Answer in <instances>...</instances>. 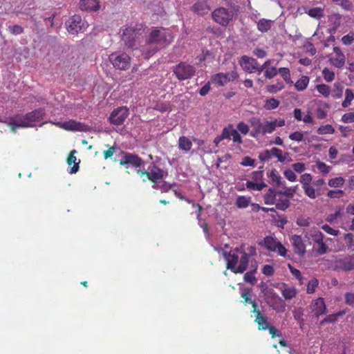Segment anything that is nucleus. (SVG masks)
<instances>
[{"label":"nucleus","instance_id":"29","mask_svg":"<svg viewBox=\"0 0 354 354\" xmlns=\"http://www.w3.org/2000/svg\"><path fill=\"white\" fill-rule=\"evenodd\" d=\"M245 187L249 190L261 191L267 187V184L263 181L257 183L254 181L248 180L245 183Z\"/></svg>","mask_w":354,"mask_h":354},{"label":"nucleus","instance_id":"37","mask_svg":"<svg viewBox=\"0 0 354 354\" xmlns=\"http://www.w3.org/2000/svg\"><path fill=\"white\" fill-rule=\"evenodd\" d=\"M271 156H274L278 159L279 162H283L286 160V156H288L289 153L286 152L285 156L282 155V151L277 147H272L270 149Z\"/></svg>","mask_w":354,"mask_h":354},{"label":"nucleus","instance_id":"62","mask_svg":"<svg viewBox=\"0 0 354 354\" xmlns=\"http://www.w3.org/2000/svg\"><path fill=\"white\" fill-rule=\"evenodd\" d=\"M305 194L308 196L310 198H315V190L313 187H310V185H306L303 187Z\"/></svg>","mask_w":354,"mask_h":354},{"label":"nucleus","instance_id":"2","mask_svg":"<svg viewBox=\"0 0 354 354\" xmlns=\"http://www.w3.org/2000/svg\"><path fill=\"white\" fill-rule=\"evenodd\" d=\"M195 66L186 62H181L173 67V73L180 81L192 78L196 74Z\"/></svg>","mask_w":354,"mask_h":354},{"label":"nucleus","instance_id":"25","mask_svg":"<svg viewBox=\"0 0 354 354\" xmlns=\"http://www.w3.org/2000/svg\"><path fill=\"white\" fill-rule=\"evenodd\" d=\"M164 175V171L156 167V189L160 188L162 191H167L171 187V185H167L159 181L163 178Z\"/></svg>","mask_w":354,"mask_h":354},{"label":"nucleus","instance_id":"35","mask_svg":"<svg viewBox=\"0 0 354 354\" xmlns=\"http://www.w3.org/2000/svg\"><path fill=\"white\" fill-rule=\"evenodd\" d=\"M274 130L275 127L273 121L263 120V127L261 134L266 135L267 133H272Z\"/></svg>","mask_w":354,"mask_h":354},{"label":"nucleus","instance_id":"60","mask_svg":"<svg viewBox=\"0 0 354 354\" xmlns=\"http://www.w3.org/2000/svg\"><path fill=\"white\" fill-rule=\"evenodd\" d=\"M289 138L292 140L301 142L304 139V134L298 131H296L289 135Z\"/></svg>","mask_w":354,"mask_h":354},{"label":"nucleus","instance_id":"13","mask_svg":"<svg viewBox=\"0 0 354 354\" xmlns=\"http://www.w3.org/2000/svg\"><path fill=\"white\" fill-rule=\"evenodd\" d=\"M66 28L68 32L75 35L82 30V19L78 15L71 17L66 21Z\"/></svg>","mask_w":354,"mask_h":354},{"label":"nucleus","instance_id":"3","mask_svg":"<svg viewBox=\"0 0 354 354\" xmlns=\"http://www.w3.org/2000/svg\"><path fill=\"white\" fill-rule=\"evenodd\" d=\"M234 16V12L232 9H227L221 7L215 9L212 12L213 20L222 26H227Z\"/></svg>","mask_w":354,"mask_h":354},{"label":"nucleus","instance_id":"59","mask_svg":"<svg viewBox=\"0 0 354 354\" xmlns=\"http://www.w3.org/2000/svg\"><path fill=\"white\" fill-rule=\"evenodd\" d=\"M290 273L299 281L302 280V276L301 272L297 268H294L292 265L288 264V266Z\"/></svg>","mask_w":354,"mask_h":354},{"label":"nucleus","instance_id":"19","mask_svg":"<svg viewBox=\"0 0 354 354\" xmlns=\"http://www.w3.org/2000/svg\"><path fill=\"white\" fill-rule=\"evenodd\" d=\"M210 9V6L207 0H198L191 7V10L198 15H207L209 12Z\"/></svg>","mask_w":354,"mask_h":354},{"label":"nucleus","instance_id":"4","mask_svg":"<svg viewBox=\"0 0 354 354\" xmlns=\"http://www.w3.org/2000/svg\"><path fill=\"white\" fill-rule=\"evenodd\" d=\"M266 303L276 313H283L286 310L285 301L274 291L270 292L264 297Z\"/></svg>","mask_w":354,"mask_h":354},{"label":"nucleus","instance_id":"12","mask_svg":"<svg viewBox=\"0 0 354 354\" xmlns=\"http://www.w3.org/2000/svg\"><path fill=\"white\" fill-rule=\"evenodd\" d=\"M8 126L13 132H15L17 128L30 127V123L28 122L26 114H18L10 118Z\"/></svg>","mask_w":354,"mask_h":354},{"label":"nucleus","instance_id":"52","mask_svg":"<svg viewBox=\"0 0 354 354\" xmlns=\"http://www.w3.org/2000/svg\"><path fill=\"white\" fill-rule=\"evenodd\" d=\"M322 74L324 80L328 82H332L334 80L335 73L327 68H324Z\"/></svg>","mask_w":354,"mask_h":354},{"label":"nucleus","instance_id":"50","mask_svg":"<svg viewBox=\"0 0 354 354\" xmlns=\"http://www.w3.org/2000/svg\"><path fill=\"white\" fill-rule=\"evenodd\" d=\"M316 88L318 92L324 97H328L330 95V88L329 86L326 84H318L316 86Z\"/></svg>","mask_w":354,"mask_h":354},{"label":"nucleus","instance_id":"24","mask_svg":"<svg viewBox=\"0 0 354 354\" xmlns=\"http://www.w3.org/2000/svg\"><path fill=\"white\" fill-rule=\"evenodd\" d=\"M274 21L270 19H261L257 22V29L261 32H266L273 26Z\"/></svg>","mask_w":354,"mask_h":354},{"label":"nucleus","instance_id":"28","mask_svg":"<svg viewBox=\"0 0 354 354\" xmlns=\"http://www.w3.org/2000/svg\"><path fill=\"white\" fill-rule=\"evenodd\" d=\"M278 194L274 188H269L267 193L264 195V203L267 205H273L276 201V197Z\"/></svg>","mask_w":354,"mask_h":354},{"label":"nucleus","instance_id":"57","mask_svg":"<svg viewBox=\"0 0 354 354\" xmlns=\"http://www.w3.org/2000/svg\"><path fill=\"white\" fill-rule=\"evenodd\" d=\"M312 176L310 174H304L300 177V183L303 185V187L309 185L312 181Z\"/></svg>","mask_w":354,"mask_h":354},{"label":"nucleus","instance_id":"21","mask_svg":"<svg viewBox=\"0 0 354 354\" xmlns=\"http://www.w3.org/2000/svg\"><path fill=\"white\" fill-rule=\"evenodd\" d=\"M80 8L82 10L96 11L100 8L98 0H80Z\"/></svg>","mask_w":354,"mask_h":354},{"label":"nucleus","instance_id":"58","mask_svg":"<svg viewBox=\"0 0 354 354\" xmlns=\"http://www.w3.org/2000/svg\"><path fill=\"white\" fill-rule=\"evenodd\" d=\"M258 287L259 288L261 292L263 295V297L268 295V294L270 292H272L274 289L269 288L266 283L261 281Z\"/></svg>","mask_w":354,"mask_h":354},{"label":"nucleus","instance_id":"55","mask_svg":"<svg viewBox=\"0 0 354 354\" xmlns=\"http://www.w3.org/2000/svg\"><path fill=\"white\" fill-rule=\"evenodd\" d=\"M317 242L319 243V248L317 250V254L319 255L326 254L328 252V246L322 241V238L320 239V241H317Z\"/></svg>","mask_w":354,"mask_h":354},{"label":"nucleus","instance_id":"42","mask_svg":"<svg viewBox=\"0 0 354 354\" xmlns=\"http://www.w3.org/2000/svg\"><path fill=\"white\" fill-rule=\"evenodd\" d=\"M285 191H279L278 192V194L279 195H284L286 196L288 199L293 197L294 194L297 192V186L295 187H285Z\"/></svg>","mask_w":354,"mask_h":354},{"label":"nucleus","instance_id":"11","mask_svg":"<svg viewBox=\"0 0 354 354\" xmlns=\"http://www.w3.org/2000/svg\"><path fill=\"white\" fill-rule=\"evenodd\" d=\"M238 76H239V75H238L237 72L236 71V70H234L231 72L225 73H216V75H214L212 77V80L214 82H216L219 86H224L227 82H230L231 81H234V80H236L238 77Z\"/></svg>","mask_w":354,"mask_h":354},{"label":"nucleus","instance_id":"7","mask_svg":"<svg viewBox=\"0 0 354 354\" xmlns=\"http://www.w3.org/2000/svg\"><path fill=\"white\" fill-rule=\"evenodd\" d=\"M121 155L122 157L119 160V163L127 169L130 166L136 168L140 167L143 162L142 160L136 154L122 151Z\"/></svg>","mask_w":354,"mask_h":354},{"label":"nucleus","instance_id":"45","mask_svg":"<svg viewBox=\"0 0 354 354\" xmlns=\"http://www.w3.org/2000/svg\"><path fill=\"white\" fill-rule=\"evenodd\" d=\"M240 290L241 296L244 299V304H247L248 303H250V301L252 300L250 295L252 290L250 288H241Z\"/></svg>","mask_w":354,"mask_h":354},{"label":"nucleus","instance_id":"53","mask_svg":"<svg viewBox=\"0 0 354 354\" xmlns=\"http://www.w3.org/2000/svg\"><path fill=\"white\" fill-rule=\"evenodd\" d=\"M316 165L317 169L323 174H327L330 172V167L326 165L324 162L321 161H317Z\"/></svg>","mask_w":354,"mask_h":354},{"label":"nucleus","instance_id":"33","mask_svg":"<svg viewBox=\"0 0 354 354\" xmlns=\"http://www.w3.org/2000/svg\"><path fill=\"white\" fill-rule=\"evenodd\" d=\"M137 173L140 175L141 178H142V180L144 182L149 180L152 183H155V171H153V170L149 172L147 171H143L140 169H138L137 171Z\"/></svg>","mask_w":354,"mask_h":354},{"label":"nucleus","instance_id":"44","mask_svg":"<svg viewBox=\"0 0 354 354\" xmlns=\"http://www.w3.org/2000/svg\"><path fill=\"white\" fill-rule=\"evenodd\" d=\"M249 203L250 198H248L243 196H239L236 201V205L239 208H245L249 205Z\"/></svg>","mask_w":354,"mask_h":354},{"label":"nucleus","instance_id":"5","mask_svg":"<svg viewBox=\"0 0 354 354\" xmlns=\"http://www.w3.org/2000/svg\"><path fill=\"white\" fill-rule=\"evenodd\" d=\"M109 60L113 67L118 70L126 71L131 66V58L126 53H113L109 55Z\"/></svg>","mask_w":354,"mask_h":354},{"label":"nucleus","instance_id":"18","mask_svg":"<svg viewBox=\"0 0 354 354\" xmlns=\"http://www.w3.org/2000/svg\"><path fill=\"white\" fill-rule=\"evenodd\" d=\"M249 123L252 127V130L250 131V136L254 138H258L261 133L263 122L261 121L260 118L254 116L249 119Z\"/></svg>","mask_w":354,"mask_h":354},{"label":"nucleus","instance_id":"8","mask_svg":"<svg viewBox=\"0 0 354 354\" xmlns=\"http://www.w3.org/2000/svg\"><path fill=\"white\" fill-rule=\"evenodd\" d=\"M129 114V109L121 106L115 109L110 114L109 122L114 125H121L124 123Z\"/></svg>","mask_w":354,"mask_h":354},{"label":"nucleus","instance_id":"22","mask_svg":"<svg viewBox=\"0 0 354 354\" xmlns=\"http://www.w3.org/2000/svg\"><path fill=\"white\" fill-rule=\"evenodd\" d=\"M279 242L272 236H266L263 241L259 242V245L264 246L269 251L276 252Z\"/></svg>","mask_w":354,"mask_h":354},{"label":"nucleus","instance_id":"61","mask_svg":"<svg viewBox=\"0 0 354 354\" xmlns=\"http://www.w3.org/2000/svg\"><path fill=\"white\" fill-rule=\"evenodd\" d=\"M241 165L244 167H255V160L249 156H245L243 158Z\"/></svg>","mask_w":354,"mask_h":354},{"label":"nucleus","instance_id":"51","mask_svg":"<svg viewBox=\"0 0 354 354\" xmlns=\"http://www.w3.org/2000/svg\"><path fill=\"white\" fill-rule=\"evenodd\" d=\"M319 281L317 279L314 278L308 281L307 286V292L312 294L315 292V288L317 287Z\"/></svg>","mask_w":354,"mask_h":354},{"label":"nucleus","instance_id":"23","mask_svg":"<svg viewBox=\"0 0 354 354\" xmlns=\"http://www.w3.org/2000/svg\"><path fill=\"white\" fill-rule=\"evenodd\" d=\"M254 321L258 325L259 330H266L271 326L268 321L267 316L263 313H258Z\"/></svg>","mask_w":354,"mask_h":354},{"label":"nucleus","instance_id":"38","mask_svg":"<svg viewBox=\"0 0 354 354\" xmlns=\"http://www.w3.org/2000/svg\"><path fill=\"white\" fill-rule=\"evenodd\" d=\"M297 295V290L294 287L285 288L282 290V295L286 299H291Z\"/></svg>","mask_w":354,"mask_h":354},{"label":"nucleus","instance_id":"6","mask_svg":"<svg viewBox=\"0 0 354 354\" xmlns=\"http://www.w3.org/2000/svg\"><path fill=\"white\" fill-rule=\"evenodd\" d=\"M239 64L245 71L250 73L255 71L261 73L263 71V66H260L256 59L247 55H243L241 57Z\"/></svg>","mask_w":354,"mask_h":354},{"label":"nucleus","instance_id":"56","mask_svg":"<svg viewBox=\"0 0 354 354\" xmlns=\"http://www.w3.org/2000/svg\"><path fill=\"white\" fill-rule=\"evenodd\" d=\"M252 181L259 183L263 181V171H254L252 173Z\"/></svg>","mask_w":354,"mask_h":354},{"label":"nucleus","instance_id":"16","mask_svg":"<svg viewBox=\"0 0 354 354\" xmlns=\"http://www.w3.org/2000/svg\"><path fill=\"white\" fill-rule=\"evenodd\" d=\"M312 312L313 313V317L318 318L320 315H324L326 313V306L324 299L319 297L314 301L310 305Z\"/></svg>","mask_w":354,"mask_h":354},{"label":"nucleus","instance_id":"46","mask_svg":"<svg viewBox=\"0 0 354 354\" xmlns=\"http://www.w3.org/2000/svg\"><path fill=\"white\" fill-rule=\"evenodd\" d=\"M333 65L337 68H342L344 66L345 63V57L344 54L337 56V57L331 59Z\"/></svg>","mask_w":354,"mask_h":354},{"label":"nucleus","instance_id":"32","mask_svg":"<svg viewBox=\"0 0 354 354\" xmlns=\"http://www.w3.org/2000/svg\"><path fill=\"white\" fill-rule=\"evenodd\" d=\"M308 82L309 77L308 76L304 75L297 81L295 86L298 91H301L306 88Z\"/></svg>","mask_w":354,"mask_h":354},{"label":"nucleus","instance_id":"40","mask_svg":"<svg viewBox=\"0 0 354 354\" xmlns=\"http://www.w3.org/2000/svg\"><path fill=\"white\" fill-rule=\"evenodd\" d=\"M303 315H304L303 308H297L293 310V317H294L295 319L299 322L300 327H301L302 325H304V320L302 317Z\"/></svg>","mask_w":354,"mask_h":354},{"label":"nucleus","instance_id":"54","mask_svg":"<svg viewBox=\"0 0 354 354\" xmlns=\"http://www.w3.org/2000/svg\"><path fill=\"white\" fill-rule=\"evenodd\" d=\"M354 236L351 233H347L344 234V240L346 243V246L348 249H352L353 250L354 246Z\"/></svg>","mask_w":354,"mask_h":354},{"label":"nucleus","instance_id":"64","mask_svg":"<svg viewBox=\"0 0 354 354\" xmlns=\"http://www.w3.org/2000/svg\"><path fill=\"white\" fill-rule=\"evenodd\" d=\"M342 121L344 123L354 122V112L344 113L342 117Z\"/></svg>","mask_w":354,"mask_h":354},{"label":"nucleus","instance_id":"14","mask_svg":"<svg viewBox=\"0 0 354 354\" xmlns=\"http://www.w3.org/2000/svg\"><path fill=\"white\" fill-rule=\"evenodd\" d=\"M290 241L293 246L294 252L301 257H304L306 251V245L302 237L299 235L294 234L291 236Z\"/></svg>","mask_w":354,"mask_h":354},{"label":"nucleus","instance_id":"26","mask_svg":"<svg viewBox=\"0 0 354 354\" xmlns=\"http://www.w3.org/2000/svg\"><path fill=\"white\" fill-rule=\"evenodd\" d=\"M268 176L270 178L271 183L275 184L278 187L281 186L285 187V181L281 180V176L279 175L277 171L275 169H272Z\"/></svg>","mask_w":354,"mask_h":354},{"label":"nucleus","instance_id":"30","mask_svg":"<svg viewBox=\"0 0 354 354\" xmlns=\"http://www.w3.org/2000/svg\"><path fill=\"white\" fill-rule=\"evenodd\" d=\"M310 17L320 19L324 16V10L322 8L316 7L306 12Z\"/></svg>","mask_w":354,"mask_h":354},{"label":"nucleus","instance_id":"43","mask_svg":"<svg viewBox=\"0 0 354 354\" xmlns=\"http://www.w3.org/2000/svg\"><path fill=\"white\" fill-rule=\"evenodd\" d=\"M284 85L282 82H277L275 84H270L266 86V90L270 93H276L277 92L282 90Z\"/></svg>","mask_w":354,"mask_h":354},{"label":"nucleus","instance_id":"20","mask_svg":"<svg viewBox=\"0 0 354 354\" xmlns=\"http://www.w3.org/2000/svg\"><path fill=\"white\" fill-rule=\"evenodd\" d=\"M44 114V111L41 109H35L32 112L26 113V118L28 122L30 123V127H33L35 122L41 121Z\"/></svg>","mask_w":354,"mask_h":354},{"label":"nucleus","instance_id":"1","mask_svg":"<svg viewBox=\"0 0 354 354\" xmlns=\"http://www.w3.org/2000/svg\"><path fill=\"white\" fill-rule=\"evenodd\" d=\"M223 256L227 261V268L230 270L232 272L243 273L248 267V260L247 259L246 253H243L241 255L239 260V265L236 266L239 262V257L235 252H228L227 251H223Z\"/></svg>","mask_w":354,"mask_h":354},{"label":"nucleus","instance_id":"47","mask_svg":"<svg viewBox=\"0 0 354 354\" xmlns=\"http://www.w3.org/2000/svg\"><path fill=\"white\" fill-rule=\"evenodd\" d=\"M334 132L335 129L330 124L321 126L317 129L318 134L333 133Z\"/></svg>","mask_w":354,"mask_h":354},{"label":"nucleus","instance_id":"49","mask_svg":"<svg viewBox=\"0 0 354 354\" xmlns=\"http://www.w3.org/2000/svg\"><path fill=\"white\" fill-rule=\"evenodd\" d=\"M344 179L342 177H336L329 180L328 185L332 187H339L343 185Z\"/></svg>","mask_w":354,"mask_h":354},{"label":"nucleus","instance_id":"41","mask_svg":"<svg viewBox=\"0 0 354 354\" xmlns=\"http://www.w3.org/2000/svg\"><path fill=\"white\" fill-rule=\"evenodd\" d=\"M279 105V101L275 98H270L266 101L264 108L266 110H272L277 108Z\"/></svg>","mask_w":354,"mask_h":354},{"label":"nucleus","instance_id":"31","mask_svg":"<svg viewBox=\"0 0 354 354\" xmlns=\"http://www.w3.org/2000/svg\"><path fill=\"white\" fill-rule=\"evenodd\" d=\"M179 148L185 151H189L192 147V141L185 136L180 137L178 142Z\"/></svg>","mask_w":354,"mask_h":354},{"label":"nucleus","instance_id":"10","mask_svg":"<svg viewBox=\"0 0 354 354\" xmlns=\"http://www.w3.org/2000/svg\"><path fill=\"white\" fill-rule=\"evenodd\" d=\"M55 124L66 131H86L88 128L86 124L84 123L77 122L73 120H70L66 122H55Z\"/></svg>","mask_w":354,"mask_h":354},{"label":"nucleus","instance_id":"63","mask_svg":"<svg viewBox=\"0 0 354 354\" xmlns=\"http://www.w3.org/2000/svg\"><path fill=\"white\" fill-rule=\"evenodd\" d=\"M283 175L285 176V177L288 180H290V182H295L297 180V176L295 175V174L293 172V171H292L291 169H286L284 171H283Z\"/></svg>","mask_w":354,"mask_h":354},{"label":"nucleus","instance_id":"17","mask_svg":"<svg viewBox=\"0 0 354 354\" xmlns=\"http://www.w3.org/2000/svg\"><path fill=\"white\" fill-rule=\"evenodd\" d=\"M336 266L344 271L354 270V255L337 259L336 261Z\"/></svg>","mask_w":354,"mask_h":354},{"label":"nucleus","instance_id":"15","mask_svg":"<svg viewBox=\"0 0 354 354\" xmlns=\"http://www.w3.org/2000/svg\"><path fill=\"white\" fill-rule=\"evenodd\" d=\"M137 36L136 30L133 28H127L124 30L122 39L128 48H132L135 46V41Z\"/></svg>","mask_w":354,"mask_h":354},{"label":"nucleus","instance_id":"48","mask_svg":"<svg viewBox=\"0 0 354 354\" xmlns=\"http://www.w3.org/2000/svg\"><path fill=\"white\" fill-rule=\"evenodd\" d=\"M279 73L281 75V77L283 78V80L288 83V84H292V82L290 79V71L288 68H280L279 69Z\"/></svg>","mask_w":354,"mask_h":354},{"label":"nucleus","instance_id":"27","mask_svg":"<svg viewBox=\"0 0 354 354\" xmlns=\"http://www.w3.org/2000/svg\"><path fill=\"white\" fill-rule=\"evenodd\" d=\"M76 153V151L74 149L71 151L69 153V156L67 158V163L68 165H71L72 164H74V165L71 168L70 173L71 174H75L79 170V162H76L77 158L75 156V153Z\"/></svg>","mask_w":354,"mask_h":354},{"label":"nucleus","instance_id":"34","mask_svg":"<svg viewBox=\"0 0 354 354\" xmlns=\"http://www.w3.org/2000/svg\"><path fill=\"white\" fill-rule=\"evenodd\" d=\"M274 204H275L277 209L285 211L289 207L290 203L288 198H276V201Z\"/></svg>","mask_w":354,"mask_h":354},{"label":"nucleus","instance_id":"9","mask_svg":"<svg viewBox=\"0 0 354 354\" xmlns=\"http://www.w3.org/2000/svg\"><path fill=\"white\" fill-rule=\"evenodd\" d=\"M173 40V36L170 30L160 28L156 29V50L164 48Z\"/></svg>","mask_w":354,"mask_h":354},{"label":"nucleus","instance_id":"39","mask_svg":"<svg viewBox=\"0 0 354 354\" xmlns=\"http://www.w3.org/2000/svg\"><path fill=\"white\" fill-rule=\"evenodd\" d=\"M257 272V267L249 272H247L243 277V279L245 282L250 283L252 285H254L257 282V278L254 276V273Z\"/></svg>","mask_w":354,"mask_h":354},{"label":"nucleus","instance_id":"36","mask_svg":"<svg viewBox=\"0 0 354 354\" xmlns=\"http://www.w3.org/2000/svg\"><path fill=\"white\" fill-rule=\"evenodd\" d=\"M354 99V93L350 88H346L345 91V99L342 103V106L344 108L348 107L351 102Z\"/></svg>","mask_w":354,"mask_h":354}]
</instances>
